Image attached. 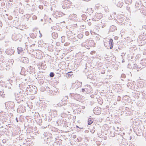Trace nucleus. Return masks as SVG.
<instances>
[{
	"label": "nucleus",
	"instance_id": "nucleus-7",
	"mask_svg": "<svg viewBox=\"0 0 146 146\" xmlns=\"http://www.w3.org/2000/svg\"><path fill=\"white\" fill-rule=\"evenodd\" d=\"M86 42L88 45V46H90V47H94L95 45V43L93 40H87L86 41Z\"/></svg>",
	"mask_w": 146,
	"mask_h": 146
},
{
	"label": "nucleus",
	"instance_id": "nucleus-55",
	"mask_svg": "<svg viewBox=\"0 0 146 146\" xmlns=\"http://www.w3.org/2000/svg\"><path fill=\"white\" fill-rule=\"evenodd\" d=\"M128 144V143H126L125 145H126Z\"/></svg>",
	"mask_w": 146,
	"mask_h": 146
},
{
	"label": "nucleus",
	"instance_id": "nucleus-18",
	"mask_svg": "<svg viewBox=\"0 0 146 146\" xmlns=\"http://www.w3.org/2000/svg\"><path fill=\"white\" fill-rule=\"evenodd\" d=\"M94 119L92 118H89L88 119V124L89 125H91L93 122Z\"/></svg>",
	"mask_w": 146,
	"mask_h": 146
},
{
	"label": "nucleus",
	"instance_id": "nucleus-39",
	"mask_svg": "<svg viewBox=\"0 0 146 146\" xmlns=\"http://www.w3.org/2000/svg\"><path fill=\"white\" fill-rule=\"evenodd\" d=\"M142 28H144L145 29H146V25H144L142 26Z\"/></svg>",
	"mask_w": 146,
	"mask_h": 146
},
{
	"label": "nucleus",
	"instance_id": "nucleus-27",
	"mask_svg": "<svg viewBox=\"0 0 146 146\" xmlns=\"http://www.w3.org/2000/svg\"><path fill=\"white\" fill-rule=\"evenodd\" d=\"M128 11L130 12V16H131V13H133L135 12V11H133L132 9H131L130 7H129V9H128Z\"/></svg>",
	"mask_w": 146,
	"mask_h": 146
},
{
	"label": "nucleus",
	"instance_id": "nucleus-62",
	"mask_svg": "<svg viewBox=\"0 0 146 146\" xmlns=\"http://www.w3.org/2000/svg\"><path fill=\"white\" fill-rule=\"evenodd\" d=\"M130 73L131 74V72H130Z\"/></svg>",
	"mask_w": 146,
	"mask_h": 146
},
{
	"label": "nucleus",
	"instance_id": "nucleus-29",
	"mask_svg": "<svg viewBox=\"0 0 146 146\" xmlns=\"http://www.w3.org/2000/svg\"><path fill=\"white\" fill-rule=\"evenodd\" d=\"M61 42L62 43H63L65 41V37L64 36H62L61 37Z\"/></svg>",
	"mask_w": 146,
	"mask_h": 146
},
{
	"label": "nucleus",
	"instance_id": "nucleus-42",
	"mask_svg": "<svg viewBox=\"0 0 146 146\" xmlns=\"http://www.w3.org/2000/svg\"><path fill=\"white\" fill-rule=\"evenodd\" d=\"M98 15H99V14L97 13L95 14V16L96 17L97 16H98Z\"/></svg>",
	"mask_w": 146,
	"mask_h": 146
},
{
	"label": "nucleus",
	"instance_id": "nucleus-17",
	"mask_svg": "<svg viewBox=\"0 0 146 146\" xmlns=\"http://www.w3.org/2000/svg\"><path fill=\"white\" fill-rule=\"evenodd\" d=\"M133 102H130L129 104H128V110L130 109V110L133 111L134 110V107L132 106V105H130L131 104H132Z\"/></svg>",
	"mask_w": 146,
	"mask_h": 146
},
{
	"label": "nucleus",
	"instance_id": "nucleus-25",
	"mask_svg": "<svg viewBox=\"0 0 146 146\" xmlns=\"http://www.w3.org/2000/svg\"><path fill=\"white\" fill-rule=\"evenodd\" d=\"M86 90H91V87L90 85H87V86H85V88Z\"/></svg>",
	"mask_w": 146,
	"mask_h": 146
},
{
	"label": "nucleus",
	"instance_id": "nucleus-28",
	"mask_svg": "<svg viewBox=\"0 0 146 146\" xmlns=\"http://www.w3.org/2000/svg\"><path fill=\"white\" fill-rule=\"evenodd\" d=\"M124 3L125 4V6L126 7V9L128 10V5H127L128 3V0H124Z\"/></svg>",
	"mask_w": 146,
	"mask_h": 146
},
{
	"label": "nucleus",
	"instance_id": "nucleus-54",
	"mask_svg": "<svg viewBox=\"0 0 146 146\" xmlns=\"http://www.w3.org/2000/svg\"><path fill=\"white\" fill-rule=\"evenodd\" d=\"M93 132H92V133H93L94 132H95V130H94V131H93Z\"/></svg>",
	"mask_w": 146,
	"mask_h": 146
},
{
	"label": "nucleus",
	"instance_id": "nucleus-61",
	"mask_svg": "<svg viewBox=\"0 0 146 146\" xmlns=\"http://www.w3.org/2000/svg\"><path fill=\"white\" fill-rule=\"evenodd\" d=\"M129 25H130V26H131V23H130V24H129Z\"/></svg>",
	"mask_w": 146,
	"mask_h": 146
},
{
	"label": "nucleus",
	"instance_id": "nucleus-24",
	"mask_svg": "<svg viewBox=\"0 0 146 146\" xmlns=\"http://www.w3.org/2000/svg\"><path fill=\"white\" fill-rule=\"evenodd\" d=\"M52 116L54 117H55L57 116V112L56 111H53V112H52Z\"/></svg>",
	"mask_w": 146,
	"mask_h": 146
},
{
	"label": "nucleus",
	"instance_id": "nucleus-21",
	"mask_svg": "<svg viewBox=\"0 0 146 146\" xmlns=\"http://www.w3.org/2000/svg\"><path fill=\"white\" fill-rule=\"evenodd\" d=\"M4 57L1 55H0V64L4 62Z\"/></svg>",
	"mask_w": 146,
	"mask_h": 146
},
{
	"label": "nucleus",
	"instance_id": "nucleus-31",
	"mask_svg": "<svg viewBox=\"0 0 146 146\" xmlns=\"http://www.w3.org/2000/svg\"><path fill=\"white\" fill-rule=\"evenodd\" d=\"M134 42V41H133V40H132L131 41H130L129 42V44H133V45H132V46H135V45L133 44Z\"/></svg>",
	"mask_w": 146,
	"mask_h": 146
},
{
	"label": "nucleus",
	"instance_id": "nucleus-51",
	"mask_svg": "<svg viewBox=\"0 0 146 146\" xmlns=\"http://www.w3.org/2000/svg\"><path fill=\"white\" fill-rule=\"evenodd\" d=\"M141 38H142V36H139V38L140 39H141Z\"/></svg>",
	"mask_w": 146,
	"mask_h": 146
},
{
	"label": "nucleus",
	"instance_id": "nucleus-56",
	"mask_svg": "<svg viewBox=\"0 0 146 146\" xmlns=\"http://www.w3.org/2000/svg\"><path fill=\"white\" fill-rule=\"evenodd\" d=\"M47 88L49 89V87H48V86H46V88Z\"/></svg>",
	"mask_w": 146,
	"mask_h": 146
},
{
	"label": "nucleus",
	"instance_id": "nucleus-36",
	"mask_svg": "<svg viewBox=\"0 0 146 146\" xmlns=\"http://www.w3.org/2000/svg\"><path fill=\"white\" fill-rule=\"evenodd\" d=\"M132 0H129L128 1V5L129 4H131L132 2Z\"/></svg>",
	"mask_w": 146,
	"mask_h": 146
},
{
	"label": "nucleus",
	"instance_id": "nucleus-33",
	"mask_svg": "<svg viewBox=\"0 0 146 146\" xmlns=\"http://www.w3.org/2000/svg\"><path fill=\"white\" fill-rule=\"evenodd\" d=\"M121 77L122 78H125V77L126 76L124 74H123L121 75Z\"/></svg>",
	"mask_w": 146,
	"mask_h": 146
},
{
	"label": "nucleus",
	"instance_id": "nucleus-60",
	"mask_svg": "<svg viewBox=\"0 0 146 146\" xmlns=\"http://www.w3.org/2000/svg\"><path fill=\"white\" fill-rule=\"evenodd\" d=\"M131 130L132 129H130V130L131 131Z\"/></svg>",
	"mask_w": 146,
	"mask_h": 146
},
{
	"label": "nucleus",
	"instance_id": "nucleus-3",
	"mask_svg": "<svg viewBox=\"0 0 146 146\" xmlns=\"http://www.w3.org/2000/svg\"><path fill=\"white\" fill-rule=\"evenodd\" d=\"M0 79V85L1 86L3 87H4L5 88H8V89H10L11 88L10 86L11 85L10 83H8L7 84H5L4 82L1 80Z\"/></svg>",
	"mask_w": 146,
	"mask_h": 146
},
{
	"label": "nucleus",
	"instance_id": "nucleus-2",
	"mask_svg": "<svg viewBox=\"0 0 146 146\" xmlns=\"http://www.w3.org/2000/svg\"><path fill=\"white\" fill-rule=\"evenodd\" d=\"M69 96L72 99H74L77 101H79L80 100L81 96L80 94L76 93H70Z\"/></svg>",
	"mask_w": 146,
	"mask_h": 146
},
{
	"label": "nucleus",
	"instance_id": "nucleus-5",
	"mask_svg": "<svg viewBox=\"0 0 146 146\" xmlns=\"http://www.w3.org/2000/svg\"><path fill=\"white\" fill-rule=\"evenodd\" d=\"M6 106L9 109H12L15 106V104L13 102H8L5 103Z\"/></svg>",
	"mask_w": 146,
	"mask_h": 146
},
{
	"label": "nucleus",
	"instance_id": "nucleus-26",
	"mask_svg": "<svg viewBox=\"0 0 146 146\" xmlns=\"http://www.w3.org/2000/svg\"><path fill=\"white\" fill-rule=\"evenodd\" d=\"M0 95L3 97H5V94H4V92L3 91H0Z\"/></svg>",
	"mask_w": 146,
	"mask_h": 146
},
{
	"label": "nucleus",
	"instance_id": "nucleus-6",
	"mask_svg": "<svg viewBox=\"0 0 146 146\" xmlns=\"http://www.w3.org/2000/svg\"><path fill=\"white\" fill-rule=\"evenodd\" d=\"M108 42H109V46H108V47H107V46H106V43H105L104 44V45L105 46H106V47L107 48H108V49L110 48V49H112L113 47V44H114L112 39L110 38V39L109 41Z\"/></svg>",
	"mask_w": 146,
	"mask_h": 146
},
{
	"label": "nucleus",
	"instance_id": "nucleus-59",
	"mask_svg": "<svg viewBox=\"0 0 146 146\" xmlns=\"http://www.w3.org/2000/svg\"><path fill=\"white\" fill-rule=\"evenodd\" d=\"M68 76H71V74H70H70H68Z\"/></svg>",
	"mask_w": 146,
	"mask_h": 146
},
{
	"label": "nucleus",
	"instance_id": "nucleus-35",
	"mask_svg": "<svg viewBox=\"0 0 146 146\" xmlns=\"http://www.w3.org/2000/svg\"><path fill=\"white\" fill-rule=\"evenodd\" d=\"M130 143H131L129 145V146H134L132 142H131V141L130 142Z\"/></svg>",
	"mask_w": 146,
	"mask_h": 146
},
{
	"label": "nucleus",
	"instance_id": "nucleus-14",
	"mask_svg": "<svg viewBox=\"0 0 146 146\" xmlns=\"http://www.w3.org/2000/svg\"><path fill=\"white\" fill-rule=\"evenodd\" d=\"M115 4L117 5V7H121L123 5V4L125 5L124 3L123 2L120 1L118 2L116 1Z\"/></svg>",
	"mask_w": 146,
	"mask_h": 146
},
{
	"label": "nucleus",
	"instance_id": "nucleus-13",
	"mask_svg": "<svg viewBox=\"0 0 146 146\" xmlns=\"http://www.w3.org/2000/svg\"><path fill=\"white\" fill-rule=\"evenodd\" d=\"M134 84L132 82H128V88L130 89H133L134 88Z\"/></svg>",
	"mask_w": 146,
	"mask_h": 146
},
{
	"label": "nucleus",
	"instance_id": "nucleus-30",
	"mask_svg": "<svg viewBox=\"0 0 146 146\" xmlns=\"http://www.w3.org/2000/svg\"><path fill=\"white\" fill-rule=\"evenodd\" d=\"M54 75V74L53 72H51L50 73L49 75L51 77H53Z\"/></svg>",
	"mask_w": 146,
	"mask_h": 146
},
{
	"label": "nucleus",
	"instance_id": "nucleus-22",
	"mask_svg": "<svg viewBox=\"0 0 146 146\" xmlns=\"http://www.w3.org/2000/svg\"><path fill=\"white\" fill-rule=\"evenodd\" d=\"M52 115V114H51V115H49V116H47L46 117V120H48L49 122L52 119L51 118Z\"/></svg>",
	"mask_w": 146,
	"mask_h": 146
},
{
	"label": "nucleus",
	"instance_id": "nucleus-43",
	"mask_svg": "<svg viewBox=\"0 0 146 146\" xmlns=\"http://www.w3.org/2000/svg\"><path fill=\"white\" fill-rule=\"evenodd\" d=\"M128 68H130V66H131L130 63L129 64H129H128Z\"/></svg>",
	"mask_w": 146,
	"mask_h": 146
},
{
	"label": "nucleus",
	"instance_id": "nucleus-4",
	"mask_svg": "<svg viewBox=\"0 0 146 146\" xmlns=\"http://www.w3.org/2000/svg\"><path fill=\"white\" fill-rule=\"evenodd\" d=\"M25 110H26L24 106L22 105H20L17 108V111L18 113H24L25 111Z\"/></svg>",
	"mask_w": 146,
	"mask_h": 146
},
{
	"label": "nucleus",
	"instance_id": "nucleus-34",
	"mask_svg": "<svg viewBox=\"0 0 146 146\" xmlns=\"http://www.w3.org/2000/svg\"><path fill=\"white\" fill-rule=\"evenodd\" d=\"M78 37L80 36V37L81 38H82L83 37V35L82 34H80L78 35Z\"/></svg>",
	"mask_w": 146,
	"mask_h": 146
},
{
	"label": "nucleus",
	"instance_id": "nucleus-48",
	"mask_svg": "<svg viewBox=\"0 0 146 146\" xmlns=\"http://www.w3.org/2000/svg\"><path fill=\"white\" fill-rule=\"evenodd\" d=\"M91 97L92 98H93L94 97V95H92L91 96Z\"/></svg>",
	"mask_w": 146,
	"mask_h": 146
},
{
	"label": "nucleus",
	"instance_id": "nucleus-9",
	"mask_svg": "<svg viewBox=\"0 0 146 146\" xmlns=\"http://www.w3.org/2000/svg\"><path fill=\"white\" fill-rule=\"evenodd\" d=\"M74 86H72L71 88V89H74L75 91L77 92L78 90H80V87L79 86H78L76 84H74Z\"/></svg>",
	"mask_w": 146,
	"mask_h": 146
},
{
	"label": "nucleus",
	"instance_id": "nucleus-37",
	"mask_svg": "<svg viewBox=\"0 0 146 146\" xmlns=\"http://www.w3.org/2000/svg\"><path fill=\"white\" fill-rule=\"evenodd\" d=\"M48 50L50 51H52V50L51 49H50V48H49V47H48Z\"/></svg>",
	"mask_w": 146,
	"mask_h": 146
},
{
	"label": "nucleus",
	"instance_id": "nucleus-50",
	"mask_svg": "<svg viewBox=\"0 0 146 146\" xmlns=\"http://www.w3.org/2000/svg\"><path fill=\"white\" fill-rule=\"evenodd\" d=\"M77 139L78 140V142H79L80 141V140H79V139L78 138H77Z\"/></svg>",
	"mask_w": 146,
	"mask_h": 146
},
{
	"label": "nucleus",
	"instance_id": "nucleus-38",
	"mask_svg": "<svg viewBox=\"0 0 146 146\" xmlns=\"http://www.w3.org/2000/svg\"><path fill=\"white\" fill-rule=\"evenodd\" d=\"M140 57V56L139 54L137 55L136 56V58L137 59L139 57Z\"/></svg>",
	"mask_w": 146,
	"mask_h": 146
},
{
	"label": "nucleus",
	"instance_id": "nucleus-41",
	"mask_svg": "<svg viewBox=\"0 0 146 146\" xmlns=\"http://www.w3.org/2000/svg\"><path fill=\"white\" fill-rule=\"evenodd\" d=\"M134 58V56H131V58L132 59H133V58Z\"/></svg>",
	"mask_w": 146,
	"mask_h": 146
},
{
	"label": "nucleus",
	"instance_id": "nucleus-53",
	"mask_svg": "<svg viewBox=\"0 0 146 146\" xmlns=\"http://www.w3.org/2000/svg\"><path fill=\"white\" fill-rule=\"evenodd\" d=\"M93 132H92V133H93L94 132H95V130H94V131H93Z\"/></svg>",
	"mask_w": 146,
	"mask_h": 146
},
{
	"label": "nucleus",
	"instance_id": "nucleus-46",
	"mask_svg": "<svg viewBox=\"0 0 146 146\" xmlns=\"http://www.w3.org/2000/svg\"><path fill=\"white\" fill-rule=\"evenodd\" d=\"M25 1L26 2H27V3H28L29 2V0H25Z\"/></svg>",
	"mask_w": 146,
	"mask_h": 146
},
{
	"label": "nucleus",
	"instance_id": "nucleus-49",
	"mask_svg": "<svg viewBox=\"0 0 146 146\" xmlns=\"http://www.w3.org/2000/svg\"><path fill=\"white\" fill-rule=\"evenodd\" d=\"M76 136V135H73V137L74 138Z\"/></svg>",
	"mask_w": 146,
	"mask_h": 146
},
{
	"label": "nucleus",
	"instance_id": "nucleus-63",
	"mask_svg": "<svg viewBox=\"0 0 146 146\" xmlns=\"http://www.w3.org/2000/svg\"><path fill=\"white\" fill-rule=\"evenodd\" d=\"M41 21H43V19H41Z\"/></svg>",
	"mask_w": 146,
	"mask_h": 146
},
{
	"label": "nucleus",
	"instance_id": "nucleus-47",
	"mask_svg": "<svg viewBox=\"0 0 146 146\" xmlns=\"http://www.w3.org/2000/svg\"><path fill=\"white\" fill-rule=\"evenodd\" d=\"M16 119V120L17 121V122H18V118H17V117H16V119Z\"/></svg>",
	"mask_w": 146,
	"mask_h": 146
},
{
	"label": "nucleus",
	"instance_id": "nucleus-12",
	"mask_svg": "<svg viewBox=\"0 0 146 146\" xmlns=\"http://www.w3.org/2000/svg\"><path fill=\"white\" fill-rule=\"evenodd\" d=\"M20 60L21 61L24 63L28 64L29 62L28 58L26 57H22L21 58Z\"/></svg>",
	"mask_w": 146,
	"mask_h": 146
},
{
	"label": "nucleus",
	"instance_id": "nucleus-40",
	"mask_svg": "<svg viewBox=\"0 0 146 146\" xmlns=\"http://www.w3.org/2000/svg\"><path fill=\"white\" fill-rule=\"evenodd\" d=\"M88 24L89 25H90L91 24V23L90 22H88Z\"/></svg>",
	"mask_w": 146,
	"mask_h": 146
},
{
	"label": "nucleus",
	"instance_id": "nucleus-1",
	"mask_svg": "<svg viewBox=\"0 0 146 146\" xmlns=\"http://www.w3.org/2000/svg\"><path fill=\"white\" fill-rule=\"evenodd\" d=\"M37 88L34 86H28L26 88V91L29 94H35L37 92Z\"/></svg>",
	"mask_w": 146,
	"mask_h": 146
},
{
	"label": "nucleus",
	"instance_id": "nucleus-19",
	"mask_svg": "<svg viewBox=\"0 0 146 146\" xmlns=\"http://www.w3.org/2000/svg\"><path fill=\"white\" fill-rule=\"evenodd\" d=\"M52 36L55 39L56 38H57L58 36V35L57 33L53 32L52 34Z\"/></svg>",
	"mask_w": 146,
	"mask_h": 146
},
{
	"label": "nucleus",
	"instance_id": "nucleus-44",
	"mask_svg": "<svg viewBox=\"0 0 146 146\" xmlns=\"http://www.w3.org/2000/svg\"><path fill=\"white\" fill-rule=\"evenodd\" d=\"M92 20L94 21H96V19L95 18H92Z\"/></svg>",
	"mask_w": 146,
	"mask_h": 146
},
{
	"label": "nucleus",
	"instance_id": "nucleus-20",
	"mask_svg": "<svg viewBox=\"0 0 146 146\" xmlns=\"http://www.w3.org/2000/svg\"><path fill=\"white\" fill-rule=\"evenodd\" d=\"M135 48L134 47H133H133H131L129 48V51L131 52H131L130 53L131 54V55L133 54L134 55V50L135 49Z\"/></svg>",
	"mask_w": 146,
	"mask_h": 146
},
{
	"label": "nucleus",
	"instance_id": "nucleus-52",
	"mask_svg": "<svg viewBox=\"0 0 146 146\" xmlns=\"http://www.w3.org/2000/svg\"><path fill=\"white\" fill-rule=\"evenodd\" d=\"M131 139V136H130V139Z\"/></svg>",
	"mask_w": 146,
	"mask_h": 146
},
{
	"label": "nucleus",
	"instance_id": "nucleus-16",
	"mask_svg": "<svg viewBox=\"0 0 146 146\" xmlns=\"http://www.w3.org/2000/svg\"><path fill=\"white\" fill-rule=\"evenodd\" d=\"M117 30V27H116L114 25H112L110 27V30L111 31H115V30Z\"/></svg>",
	"mask_w": 146,
	"mask_h": 146
},
{
	"label": "nucleus",
	"instance_id": "nucleus-11",
	"mask_svg": "<svg viewBox=\"0 0 146 146\" xmlns=\"http://www.w3.org/2000/svg\"><path fill=\"white\" fill-rule=\"evenodd\" d=\"M25 49H24L25 50ZM17 53L19 54L23 55L24 53V49L22 48L18 47L17 48Z\"/></svg>",
	"mask_w": 146,
	"mask_h": 146
},
{
	"label": "nucleus",
	"instance_id": "nucleus-57",
	"mask_svg": "<svg viewBox=\"0 0 146 146\" xmlns=\"http://www.w3.org/2000/svg\"><path fill=\"white\" fill-rule=\"evenodd\" d=\"M50 19L51 20L52 22V20L50 18Z\"/></svg>",
	"mask_w": 146,
	"mask_h": 146
},
{
	"label": "nucleus",
	"instance_id": "nucleus-23",
	"mask_svg": "<svg viewBox=\"0 0 146 146\" xmlns=\"http://www.w3.org/2000/svg\"><path fill=\"white\" fill-rule=\"evenodd\" d=\"M69 17L71 19L76 18L77 17V15L74 14H70L69 16Z\"/></svg>",
	"mask_w": 146,
	"mask_h": 146
},
{
	"label": "nucleus",
	"instance_id": "nucleus-10",
	"mask_svg": "<svg viewBox=\"0 0 146 146\" xmlns=\"http://www.w3.org/2000/svg\"><path fill=\"white\" fill-rule=\"evenodd\" d=\"M14 50L11 48L7 49L5 51V52L7 54L10 55L13 54L14 53Z\"/></svg>",
	"mask_w": 146,
	"mask_h": 146
},
{
	"label": "nucleus",
	"instance_id": "nucleus-64",
	"mask_svg": "<svg viewBox=\"0 0 146 146\" xmlns=\"http://www.w3.org/2000/svg\"><path fill=\"white\" fill-rule=\"evenodd\" d=\"M80 138L81 139V140L82 139V138L81 137H80Z\"/></svg>",
	"mask_w": 146,
	"mask_h": 146
},
{
	"label": "nucleus",
	"instance_id": "nucleus-45",
	"mask_svg": "<svg viewBox=\"0 0 146 146\" xmlns=\"http://www.w3.org/2000/svg\"><path fill=\"white\" fill-rule=\"evenodd\" d=\"M115 136V135H114L112 134V133L111 134V136H112V137H114Z\"/></svg>",
	"mask_w": 146,
	"mask_h": 146
},
{
	"label": "nucleus",
	"instance_id": "nucleus-32",
	"mask_svg": "<svg viewBox=\"0 0 146 146\" xmlns=\"http://www.w3.org/2000/svg\"><path fill=\"white\" fill-rule=\"evenodd\" d=\"M85 88H84L82 89V92L84 93H87L86 91H85Z\"/></svg>",
	"mask_w": 146,
	"mask_h": 146
},
{
	"label": "nucleus",
	"instance_id": "nucleus-8",
	"mask_svg": "<svg viewBox=\"0 0 146 146\" xmlns=\"http://www.w3.org/2000/svg\"><path fill=\"white\" fill-rule=\"evenodd\" d=\"M93 111L95 114L99 115L101 112L100 108L99 107H95L93 109Z\"/></svg>",
	"mask_w": 146,
	"mask_h": 146
},
{
	"label": "nucleus",
	"instance_id": "nucleus-58",
	"mask_svg": "<svg viewBox=\"0 0 146 146\" xmlns=\"http://www.w3.org/2000/svg\"><path fill=\"white\" fill-rule=\"evenodd\" d=\"M137 4L138 3H137V4H135V6H136V4H137Z\"/></svg>",
	"mask_w": 146,
	"mask_h": 146
},
{
	"label": "nucleus",
	"instance_id": "nucleus-15",
	"mask_svg": "<svg viewBox=\"0 0 146 146\" xmlns=\"http://www.w3.org/2000/svg\"><path fill=\"white\" fill-rule=\"evenodd\" d=\"M140 63L143 66H146V59H142L140 62Z\"/></svg>",
	"mask_w": 146,
	"mask_h": 146
}]
</instances>
